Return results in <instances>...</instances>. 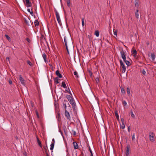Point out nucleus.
I'll return each instance as SVG.
<instances>
[{
    "label": "nucleus",
    "instance_id": "obj_1",
    "mask_svg": "<svg viewBox=\"0 0 156 156\" xmlns=\"http://www.w3.org/2000/svg\"><path fill=\"white\" fill-rule=\"evenodd\" d=\"M66 98L72 105L73 108H75L76 106V104L73 98L70 95H67Z\"/></svg>",
    "mask_w": 156,
    "mask_h": 156
},
{
    "label": "nucleus",
    "instance_id": "obj_2",
    "mask_svg": "<svg viewBox=\"0 0 156 156\" xmlns=\"http://www.w3.org/2000/svg\"><path fill=\"white\" fill-rule=\"evenodd\" d=\"M119 62L121 67L122 68V72L123 73H124L126 71V67L121 60H120Z\"/></svg>",
    "mask_w": 156,
    "mask_h": 156
},
{
    "label": "nucleus",
    "instance_id": "obj_3",
    "mask_svg": "<svg viewBox=\"0 0 156 156\" xmlns=\"http://www.w3.org/2000/svg\"><path fill=\"white\" fill-rule=\"evenodd\" d=\"M133 47L132 50H131L132 55H133L135 58H137L138 55L137 54V51L136 50L133 48Z\"/></svg>",
    "mask_w": 156,
    "mask_h": 156
},
{
    "label": "nucleus",
    "instance_id": "obj_4",
    "mask_svg": "<svg viewBox=\"0 0 156 156\" xmlns=\"http://www.w3.org/2000/svg\"><path fill=\"white\" fill-rule=\"evenodd\" d=\"M55 13L57 20L58 23L60 25L61 23V20L60 19L59 14L58 13V12L56 10L55 11Z\"/></svg>",
    "mask_w": 156,
    "mask_h": 156
},
{
    "label": "nucleus",
    "instance_id": "obj_5",
    "mask_svg": "<svg viewBox=\"0 0 156 156\" xmlns=\"http://www.w3.org/2000/svg\"><path fill=\"white\" fill-rule=\"evenodd\" d=\"M121 56L123 60H125L126 59L125 52L122 49L120 51Z\"/></svg>",
    "mask_w": 156,
    "mask_h": 156
},
{
    "label": "nucleus",
    "instance_id": "obj_6",
    "mask_svg": "<svg viewBox=\"0 0 156 156\" xmlns=\"http://www.w3.org/2000/svg\"><path fill=\"white\" fill-rule=\"evenodd\" d=\"M154 134L153 133H150L149 134L150 140L151 142H154L155 140L154 138Z\"/></svg>",
    "mask_w": 156,
    "mask_h": 156
},
{
    "label": "nucleus",
    "instance_id": "obj_7",
    "mask_svg": "<svg viewBox=\"0 0 156 156\" xmlns=\"http://www.w3.org/2000/svg\"><path fill=\"white\" fill-rule=\"evenodd\" d=\"M65 116L66 117L67 119L70 120V116L69 114L66 109L65 110Z\"/></svg>",
    "mask_w": 156,
    "mask_h": 156
},
{
    "label": "nucleus",
    "instance_id": "obj_8",
    "mask_svg": "<svg viewBox=\"0 0 156 156\" xmlns=\"http://www.w3.org/2000/svg\"><path fill=\"white\" fill-rule=\"evenodd\" d=\"M44 150L45 152V153L46 156H49V152L48 150L47 146H46V147L44 146Z\"/></svg>",
    "mask_w": 156,
    "mask_h": 156
},
{
    "label": "nucleus",
    "instance_id": "obj_9",
    "mask_svg": "<svg viewBox=\"0 0 156 156\" xmlns=\"http://www.w3.org/2000/svg\"><path fill=\"white\" fill-rule=\"evenodd\" d=\"M130 147L129 146H128L126 147V156H129V151Z\"/></svg>",
    "mask_w": 156,
    "mask_h": 156
},
{
    "label": "nucleus",
    "instance_id": "obj_10",
    "mask_svg": "<svg viewBox=\"0 0 156 156\" xmlns=\"http://www.w3.org/2000/svg\"><path fill=\"white\" fill-rule=\"evenodd\" d=\"M26 6L28 7H30L32 6V4L29 0H25Z\"/></svg>",
    "mask_w": 156,
    "mask_h": 156
},
{
    "label": "nucleus",
    "instance_id": "obj_11",
    "mask_svg": "<svg viewBox=\"0 0 156 156\" xmlns=\"http://www.w3.org/2000/svg\"><path fill=\"white\" fill-rule=\"evenodd\" d=\"M21 83L23 85H24L25 84V80L23 79V78H22L21 75L20 76V79H19Z\"/></svg>",
    "mask_w": 156,
    "mask_h": 156
},
{
    "label": "nucleus",
    "instance_id": "obj_12",
    "mask_svg": "<svg viewBox=\"0 0 156 156\" xmlns=\"http://www.w3.org/2000/svg\"><path fill=\"white\" fill-rule=\"evenodd\" d=\"M63 107L65 109V110L66 109V108L67 107L66 105L67 104L68 105H69L68 101L67 100H64L63 102Z\"/></svg>",
    "mask_w": 156,
    "mask_h": 156
},
{
    "label": "nucleus",
    "instance_id": "obj_13",
    "mask_svg": "<svg viewBox=\"0 0 156 156\" xmlns=\"http://www.w3.org/2000/svg\"><path fill=\"white\" fill-rule=\"evenodd\" d=\"M56 74L59 78H61L62 77L61 74L59 73L58 70H57L55 72Z\"/></svg>",
    "mask_w": 156,
    "mask_h": 156
},
{
    "label": "nucleus",
    "instance_id": "obj_14",
    "mask_svg": "<svg viewBox=\"0 0 156 156\" xmlns=\"http://www.w3.org/2000/svg\"><path fill=\"white\" fill-rule=\"evenodd\" d=\"M73 74L75 75L76 78V79H78L79 77V76L78 74V73L76 71H75L73 73Z\"/></svg>",
    "mask_w": 156,
    "mask_h": 156
},
{
    "label": "nucleus",
    "instance_id": "obj_15",
    "mask_svg": "<svg viewBox=\"0 0 156 156\" xmlns=\"http://www.w3.org/2000/svg\"><path fill=\"white\" fill-rule=\"evenodd\" d=\"M73 146L75 149L78 148V146L77 143L75 142H73Z\"/></svg>",
    "mask_w": 156,
    "mask_h": 156
},
{
    "label": "nucleus",
    "instance_id": "obj_16",
    "mask_svg": "<svg viewBox=\"0 0 156 156\" xmlns=\"http://www.w3.org/2000/svg\"><path fill=\"white\" fill-rule=\"evenodd\" d=\"M37 142L38 145L40 146V147H41V148L42 147L41 143L37 137Z\"/></svg>",
    "mask_w": 156,
    "mask_h": 156
},
{
    "label": "nucleus",
    "instance_id": "obj_17",
    "mask_svg": "<svg viewBox=\"0 0 156 156\" xmlns=\"http://www.w3.org/2000/svg\"><path fill=\"white\" fill-rule=\"evenodd\" d=\"M54 81L56 84L59 83V82L58 81V77L54 78Z\"/></svg>",
    "mask_w": 156,
    "mask_h": 156
},
{
    "label": "nucleus",
    "instance_id": "obj_18",
    "mask_svg": "<svg viewBox=\"0 0 156 156\" xmlns=\"http://www.w3.org/2000/svg\"><path fill=\"white\" fill-rule=\"evenodd\" d=\"M151 58L152 60L153 61H154L155 60V55L154 53H151Z\"/></svg>",
    "mask_w": 156,
    "mask_h": 156
},
{
    "label": "nucleus",
    "instance_id": "obj_19",
    "mask_svg": "<svg viewBox=\"0 0 156 156\" xmlns=\"http://www.w3.org/2000/svg\"><path fill=\"white\" fill-rule=\"evenodd\" d=\"M46 55L45 54V53H44L42 55V57L43 58L44 60V61L45 62H46Z\"/></svg>",
    "mask_w": 156,
    "mask_h": 156
},
{
    "label": "nucleus",
    "instance_id": "obj_20",
    "mask_svg": "<svg viewBox=\"0 0 156 156\" xmlns=\"http://www.w3.org/2000/svg\"><path fill=\"white\" fill-rule=\"evenodd\" d=\"M124 62H125L127 66H129L131 64L128 61H127L126 60V59L125 60H123Z\"/></svg>",
    "mask_w": 156,
    "mask_h": 156
},
{
    "label": "nucleus",
    "instance_id": "obj_21",
    "mask_svg": "<svg viewBox=\"0 0 156 156\" xmlns=\"http://www.w3.org/2000/svg\"><path fill=\"white\" fill-rule=\"evenodd\" d=\"M121 93L123 94H125L126 93V92H125L124 89L123 87H121Z\"/></svg>",
    "mask_w": 156,
    "mask_h": 156
},
{
    "label": "nucleus",
    "instance_id": "obj_22",
    "mask_svg": "<svg viewBox=\"0 0 156 156\" xmlns=\"http://www.w3.org/2000/svg\"><path fill=\"white\" fill-rule=\"evenodd\" d=\"M62 86L64 88H65L66 87L65 83L64 81H62Z\"/></svg>",
    "mask_w": 156,
    "mask_h": 156
},
{
    "label": "nucleus",
    "instance_id": "obj_23",
    "mask_svg": "<svg viewBox=\"0 0 156 156\" xmlns=\"http://www.w3.org/2000/svg\"><path fill=\"white\" fill-rule=\"evenodd\" d=\"M115 115L117 120H119V117L117 111H116L115 112Z\"/></svg>",
    "mask_w": 156,
    "mask_h": 156
},
{
    "label": "nucleus",
    "instance_id": "obj_24",
    "mask_svg": "<svg viewBox=\"0 0 156 156\" xmlns=\"http://www.w3.org/2000/svg\"><path fill=\"white\" fill-rule=\"evenodd\" d=\"M138 11H139L138 10H136V12L135 13L136 17L137 18H138L139 17Z\"/></svg>",
    "mask_w": 156,
    "mask_h": 156
},
{
    "label": "nucleus",
    "instance_id": "obj_25",
    "mask_svg": "<svg viewBox=\"0 0 156 156\" xmlns=\"http://www.w3.org/2000/svg\"><path fill=\"white\" fill-rule=\"evenodd\" d=\"M55 144L54 143H51L50 145V149L51 150H52L54 147Z\"/></svg>",
    "mask_w": 156,
    "mask_h": 156
},
{
    "label": "nucleus",
    "instance_id": "obj_26",
    "mask_svg": "<svg viewBox=\"0 0 156 156\" xmlns=\"http://www.w3.org/2000/svg\"><path fill=\"white\" fill-rule=\"evenodd\" d=\"M135 5L136 7H138L139 6L138 1L137 0H135Z\"/></svg>",
    "mask_w": 156,
    "mask_h": 156
},
{
    "label": "nucleus",
    "instance_id": "obj_27",
    "mask_svg": "<svg viewBox=\"0 0 156 156\" xmlns=\"http://www.w3.org/2000/svg\"><path fill=\"white\" fill-rule=\"evenodd\" d=\"M34 24L35 26H38L39 24V22L37 20H35L34 22Z\"/></svg>",
    "mask_w": 156,
    "mask_h": 156
},
{
    "label": "nucleus",
    "instance_id": "obj_28",
    "mask_svg": "<svg viewBox=\"0 0 156 156\" xmlns=\"http://www.w3.org/2000/svg\"><path fill=\"white\" fill-rule=\"evenodd\" d=\"M64 42H65V45H66V46H67V38H66V37H64Z\"/></svg>",
    "mask_w": 156,
    "mask_h": 156
},
{
    "label": "nucleus",
    "instance_id": "obj_29",
    "mask_svg": "<svg viewBox=\"0 0 156 156\" xmlns=\"http://www.w3.org/2000/svg\"><path fill=\"white\" fill-rule=\"evenodd\" d=\"M27 64L30 65L31 66H33V64L31 63V62L29 61V60H28L27 61Z\"/></svg>",
    "mask_w": 156,
    "mask_h": 156
},
{
    "label": "nucleus",
    "instance_id": "obj_30",
    "mask_svg": "<svg viewBox=\"0 0 156 156\" xmlns=\"http://www.w3.org/2000/svg\"><path fill=\"white\" fill-rule=\"evenodd\" d=\"M95 34L96 37H98L99 36V32L98 31H95Z\"/></svg>",
    "mask_w": 156,
    "mask_h": 156
},
{
    "label": "nucleus",
    "instance_id": "obj_31",
    "mask_svg": "<svg viewBox=\"0 0 156 156\" xmlns=\"http://www.w3.org/2000/svg\"><path fill=\"white\" fill-rule=\"evenodd\" d=\"M127 93L128 94H129L130 93V90L129 87L127 88Z\"/></svg>",
    "mask_w": 156,
    "mask_h": 156
},
{
    "label": "nucleus",
    "instance_id": "obj_32",
    "mask_svg": "<svg viewBox=\"0 0 156 156\" xmlns=\"http://www.w3.org/2000/svg\"><path fill=\"white\" fill-rule=\"evenodd\" d=\"M130 113H131V117L133 118H135V115L133 113V112L132 111H131Z\"/></svg>",
    "mask_w": 156,
    "mask_h": 156
},
{
    "label": "nucleus",
    "instance_id": "obj_33",
    "mask_svg": "<svg viewBox=\"0 0 156 156\" xmlns=\"http://www.w3.org/2000/svg\"><path fill=\"white\" fill-rule=\"evenodd\" d=\"M87 37L88 38L90 41H91L92 40V38L90 35H87Z\"/></svg>",
    "mask_w": 156,
    "mask_h": 156
},
{
    "label": "nucleus",
    "instance_id": "obj_34",
    "mask_svg": "<svg viewBox=\"0 0 156 156\" xmlns=\"http://www.w3.org/2000/svg\"><path fill=\"white\" fill-rule=\"evenodd\" d=\"M5 37L9 41L11 40V38L10 37L7 35L5 34Z\"/></svg>",
    "mask_w": 156,
    "mask_h": 156
},
{
    "label": "nucleus",
    "instance_id": "obj_35",
    "mask_svg": "<svg viewBox=\"0 0 156 156\" xmlns=\"http://www.w3.org/2000/svg\"><path fill=\"white\" fill-rule=\"evenodd\" d=\"M67 4L69 7L70 5V0H67Z\"/></svg>",
    "mask_w": 156,
    "mask_h": 156
},
{
    "label": "nucleus",
    "instance_id": "obj_36",
    "mask_svg": "<svg viewBox=\"0 0 156 156\" xmlns=\"http://www.w3.org/2000/svg\"><path fill=\"white\" fill-rule=\"evenodd\" d=\"M27 11H28V12H29L32 15L33 14V11H31L30 9H27Z\"/></svg>",
    "mask_w": 156,
    "mask_h": 156
},
{
    "label": "nucleus",
    "instance_id": "obj_37",
    "mask_svg": "<svg viewBox=\"0 0 156 156\" xmlns=\"http://www.w3.org/2000/svg\"><path fill=\"white\" fill-rule=\"evenodd\" d=\"M95 81L97 83H98L99 82V80L98 78H96L95 79Z\"/></svg>",
    "mask_w": 156,
    "mask_h": 156
},
{
    "label": "nucleus",
    "instance_id": "obj_38",
    "mask_svg": "<svg viewBox=\"0 0 156 156\" xmlns=\"http://www.w3.org/2000/svg\"><path fill=\"white\" fill-rule=\"evenodd\" d=\"M121 127L122 129H124L125 128V125L124 123H122V125L121 126Z\"/></svg>",
    "mask_w": 156,
    "mask_h": 156
},
{
    "label": "nucleus",
    "instance_id": "obj_39",
    "mask_svg": "<svg viewBox=\"0 0 156 156\" xmlns=\"http://www.w3.org/2000/svg\"><path fill=\"white\" fill-rule=\"evenodd\" d=\"M122 103L125 106L127 105V103L125 101H122Z\"/></svg>",
    "mask_w": 156,
    "mask_h": 156
},
{
    "label": "nucleus",
    "instance_id": "obj_40",
    "mask_svg": "<svg viewBox=\"0 0 156 156\" xmlns=\"http://www.w3.org/2000/svg\"><path fill=\"white\" fill-rule=\"evenodd\" d=\"M142 73L144 75H145L146 72L144 69H143L142 70Z\"/></svg>",
    "mask_w": 156,
    "mask_h": 156
},
{
    "label": "nucleus",
    "instance_id": "obj_41",
    "mask_svg": "<svg viewBox=\"0 0 156 156\" xmlns=\"http://www.w3.org/2000/svg\"><path fill=\"white\" fill-rule=\"evenodd\" d=\"M72 132L73 135L75 136L76 135V132L75 131L73 130H72Z\"/></svg>",
    "mask_w": 156,
    "mask_h": 156
},
{
    "label": "nucleus",
    "instance_id": "obj_42",
    "mask_svg": "<svg viewBox=\"0 0 156 156\" xmlns=\"http://www.w3.org/2000/svg\"><path fill=\"white\" fill-rule=\"evenodd\" d=\"M82 25L83 26L84 25V20L83 18H82Z\"/></svg>",
    "mask_w": 156,
    "mask_h": 156
},
{
    "label": "nucleus",
    "instance_id": "obj_43",
    "mask_svg": "<svg viewBox=\"0 0 156 156\" xmlns=\"http://www.w3.org/2000/svg\"><path fill=\"white\" fill-rule=\"evenodd\" d=\"M135 139V134L134 133H133V135L132 136V140H134Z\"/></svg>",
    "mask_w": 156,
    "mask_h": 156
},
{
    "label": "nucleus",
    "instance_id": "obj_44",
    "mask_svg": "<svg viewBox=\"0 0 156 156\" xmlns=\"http://www.w3.org/2000/svg\"><path fill=\"white\" fill-rule=\"evenodd\" d=\"M66 49L67 51V53L69 54V51L68 50V47H67V46H66Z\"/></svg>",
    "mask_w": 156,
    "mask_h": 156
},
{
    "label": "nucleus",
    "instance_id": "obj_45",
    "mask_svg": "<svg viewBox=\"0 0 156 156\" xmlns=\"http://www.w3.org/2000/svg\"><path fill=\"white\" fill-rule=\"evenodd\" d=\"M121 121L122 123H124V119L123 118H122L121 119Z\"/></svg>",
    "mask_w": 156,
    "mask_h": 156
},
{
    "label": "nucleus",
    "instance_id": "obj_46",
    "mask_svg": "<svg viewBox=\"0 0 156 156\" xmlns=\"http://www.w3.org/2000/svg\"><path fill=\"white\" fill-rule=\"evenodd\" d=\"M114 34L115 35L117 36V31H115L114 32Z\"/></svg>",
    "mask_w": 156,
    "mask_h": 156
},
{
    "label": "nucleus",
    "instance_id": "obj_47",
    "mask_svg": "<svg viewBox=\"0 0 156 156\" xmlns=\"http://www.w3.org/2000/svg\"><path fill=\"white\" fill-rule=\"evenodd\" d=\"M9 83L10 84H11L12 83V81L11 80H9Z\"/></svg>",
    "mask_w": 156,
    "mask_h": 156
},
{
    "label": "nucleus",
    "instance_id": "obj_48",
    "mask_svg": "<svg viewBox=\"0 0 156 156\" xmlns=\"http://www.w3.org/2000/svg\"><path fill=\"white\" fill-rule=\"evenodd\" d=\"M35 112H36V115H39V114H38V112L37 110H35Z\"/></svg>",
    "mask_w": 156,
    "mask_h": 156
},
{
    "label": "nucleus",
    "instance_id": "obj_49",
    "mask_svg": "<svg viewBox=\"0 0 156 156\" xmlns=\"http://www.w3.org/2000/svg\"><path fill=\"white\" fill-rule=\"evenodd\" d=\"M52 143H54V144H55V140L53 138L52 139Z\"/></svg>",
    "mask_w": 156,
    "mask_h": 156
},
{
    "label": "nucleus",
    "instance_id": "obj_50",
    "mask_svg": "<svg viewBox=\"0 0 156 156\" xmlns=\"http://www.w3.org/2000/svg\"><path fill=\"white\" fill-rule=\"evenodd\" d=\"M130 130V127L129 126L128 128V130L129 132Z\"/></svg>",
    "mask_w": 156,
    "mask_h": 156
},
{
    "label": "nucleus",
    "instance_id": "obj_51",
    "mask_svg": "<svg viewBox=\"0 0 156 156\" xmlns=\"http://www.w3.org/2000/svg\"><path fill=\"white\" fill-rule=\"evenodd\" d=\"M26 40H27V41L28 42H29L30 41V39L29 38H27L26 39Z\"/></svg>",
    "mask_w": 156,
    "mask_h": 156
},
{
    "label": "nucleus",
    "instance_id": "obj_52",
    "mask_svg": "<svg viewBox=\"0 0 156 156\" xmlns=\"http://www.w3.org/2000/svg\"><path fill=\"white\" fill-rule=\"evenodd\" d=\"M89 150H90V151L91 153H91H92V151L89 148Z\"/></svg>",
    "mask_w": 156,
    "mask_h": 156
},
{
    "label": "nucleus",
    "instance_id": "obj_53",
    "mask_svg": "<svg viewBox=\"0 0 156 156\" xmlns=\"http://www.w3.org/2000/svg\"><path fill=\"white\" fill-rule=\"evenodd\" d=\"M69 94H70L71 95H72V94L71 93V92H70V90H69Z\"/></svg>",
    "mask_w": 156,
    "mask_h": 156
},
{
    "label": "nucleus",
    "instance_id": "obj_54",
    "mask_svg": "<svg viewBox=\"0 0 156 156\" xmlns=\"http://www.w3.org/2000/svg\"><path fill=\"white\" fill-rule=\"evenodd\" d=\"M37 116L38 118H39V115H37Z\"/></svg>",
    "mask_w": 156,
    "mask_h": 156
},
{
    "label": "nucleus",
    "instance_id": "obj_55",
    "mask_svg": "<svg viewBox=\"0 0 156 156\" xmlns=\"http://www.w3.org/2000/svg\"><path fill=\"white\" fill-rule=\"evenodd\" d=\"M6 59H8L9 60V58L8 57L6 58Z\"/></svg>",
    "mask_w": 156,
    "mask_h": 156
},
{
    "label": "nucleus",
    "instance_id": "obj_56",
    "mask_svg": "<svg viewBox=\"0 0 156 156\" xmlns=\"http://www.w3.org/2000/svg\"><path fill=\"white\" fill-rule=\"evenodd\" d=\"M91 156H93V153H91Z\"/></svg>",
    "mask_w": 156,
    "mask_h": 156
},
{
    "label": "nucleus",
    "instance_id": "obj_57",
    "mask_svg": "<svg viewBox=\"0 0 156 156\" xmlns=\"http://www.w3.org/2000/svg\"><path fill=\"white\" fill-rule=\"evenodd\" d=\"M25 156H27V155L26 154L25 155Z\"/></svg>",
    "mask_w": 156,
    "mask_h": 156
}]
</instances>
